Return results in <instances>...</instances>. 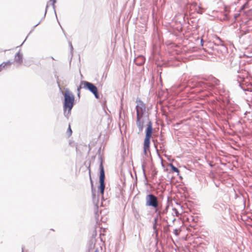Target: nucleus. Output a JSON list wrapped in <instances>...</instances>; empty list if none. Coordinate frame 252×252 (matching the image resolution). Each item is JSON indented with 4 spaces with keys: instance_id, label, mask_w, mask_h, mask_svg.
<instances>
[{
    "instance_id": "6e6552de",
    "label": "nucleus",
    "mask_w": 252,
    "mask_h": 252,
    "mask_svg": "<svg viewBox=\"0 0 252 252\" xmlns=\"http://www.w3.org/2000/svg\"><path fill=\"white\" fill-rule=\"evenodd\" d=\"M136 125L139 128V131H142L144 127V122L142 120V117L136 116Z\"/></svg>"
},
{
    "instance_id": "f257e3e1",
    "label": "nucleus",
    "mask_w": 252,
    "mask_h": 252,
    "mask_svg": "<svg viewBox=\"0 0 252 252\" xmlns=\"http://www.w3.org/2000/svg\"><path fill=\"white\" fill-rule=\"evenodd\" d=\"M63 95L64 97L63 109L64 111L67 110L69 113L74 105V96L68 90L65 91Z\"/></svg>"
},
{
    "instance_id": "9b49d317",
    "label": "nucleus",
    "mask_w": 252,
    "mask_h": 252,
    "mask_svg": "<svg viewBox=\"0 0 252 252\" xmlns=\"http://www.w3.org/2000/svg\"><path fill=\"white\" fill-rule=\"evenodd\" d=\"M170 167H171V170H172V172H174L177 173L178 175L179 174L180 171H179V170L177 167L174 166L172 164H170Z\"/></svg>"
},
{
    "instance_id": "9d476101",
    "label": "nucleus",
    "mask_w": 252,
    "mask_h": 252,
    "mask_svg": "<svg viewBox=\"0 0 252 252\" xmlns=\"http://www.w3.org/2000/svg\"><path fill=\"white\" fill-rule=\"evenodd\" d=\"M15 61L21 63L22 62V55L20 53H17L15 56Z\"/></svg>"
},
{
    "instance_id": "f3484780",
    "label": "nucleus",
    "mask_w": 252,
    "mask_h": 252,
    "mask_svg": "<svg viewBox=\"0 0 252 252\" xmlns=\"http://www.w3.org/2000/svg\"><path fill=\"white\" fill-rule=\"evenodd\" d=\"M217 38L219 40H220V38L219 37H217Z\"/></svg>"
},
{
    "instance_id": "7ed1b4c3",
    "label": "nucleus",
    "mask_w": 252,
    "mask_h": 252,
    "mask_svg": "<svg viewBox=\"0 0 252 252\" xmlns=\"http://www.w3.org/2000/svg\"><path fill=\"white\" fill-rule=\"evenodd\" d=\"M82 84L83 85V88L87 89L92 92L94 94L96 98H99L98 89L95 85L90 82L85 81H82Z\"/></svg>"
},
{
    "instance_id": "1a4fd4ad",
    "label": "nucleus",
    "mask_w": 252,
    "mask_h": 252,
    "mask_svg": "<svg viewBox=\"0 0 252 252\" xmlns=\"http://www.w3.org/2000/svg\"><path fill=\"white\" fill-rule=\"evenodd\" d=\"M11 64V63L10 61L2 63L0 64V72L9 67Z\"/></svg>"
},
{
    "instance_id": "423d86ee",
    "label": "nucleus",
    "mask_w": 252,
    "mask_h": 252,
    "mask_svg": "<svg viewBox=\"0 0 252 252\" xmlns=\"http://www.w3.org/2000/svg\"><path fill=\"white\" fill-rule=\"evenodd\" d=\"M246 78L244 76L242 77L240 75H239L238 77L240 79L239 81L241 83V85L244 88L245 87H247L246 89L248 90L249 89V87H251L252 86V79L248 77V73H246Z\"/></svg>"
},
{
    "instance_id": "4468645a",
    "label": "nucleus",
    "mask_w": 252,
    "mask_h": 252,
    "mask_svg": "<svg viewBox=\"0 0 252 252\" xmlns=\"http://www.w3.org/2000/svg\"><path fill=\"white\" fill-rule=\"evenodd\" d=\"M180 231L181 230L180 229H175L174 230V233L176 236H178L179 235Z\"/></svg>"
},
{
    "instance_id": "f03ea898",
    "label": "nucleus",
    "mask_w": 252,
    "mask_h": 252,
    "mask_svg": "<svg viewBox=\"0 0 252 252\" xmlns=\"http://www.w3.org/2000/svg\"><path fill=\"white\" fill-rule=\"evenodd\" d=\"M153 133L152 123L150 122L146 129V135L144 141L143 148L145 155H147V151H149L150 139Z\"/></svg>"
},
{
    "instance_id": "ddd939ff",
    "label": "nucleus",
    "mask_w": 252,
    "mask_h": 252,
    "mask_svg": "<svg viewBox=\"0 0 252 252\" xmlns=\"http://www.w3.org/2000/svg\"><path fill=\"white\" fill-rule=\"evenodd\" d=\"M83 88V85H82V81L81 82V83H80V85L77 88V91H78V95H80V90L81 88Z\"/></svg>"
},
{
    "instance_id": "dca6fc26",
    "label": "nucleus",
    "mask_w": 252,
    "mask_h": 252,
    "mask_svg": "<svg viewBox=\"0 0 252 252\" xmlns=\"http://www.w3.org/2000/svg\"><path fill=\"white\" fill-rule=\"evenodd\" d=\"M94 252H98V250H96L94 251Z\"/></svg>"
},
{
    "instance_id": "a211bd4d",
    "label": "nucleus",
    "mask_w": 252,
    "mask_h": 252,
    "mask_svg": "<svg viewBox=\"0 0 252 252\" xmlns=\"http://www.w3.org/2000/svg\"><path fill=\"white\" fill-rule=\"evenodd\" d=\"M157 222V219H155V223Z\"/></svg>"
},
{
    "instance_id": "39448f33",
    "label": "nucleus",
    "mask_w": 252,
    "mask_h": 252,
    "mask_svg": "<svg viewBox=\"0 0 252 252\" xmlns=\"http://www.w3.org/2000/svg\"><path fill=\"white\" fill-rule=\"evenodd\" d=\"M100 168V177H99V182L100 186L99 189L100 190L101 195H103L104 191L105 189L104 179H105V173L102 162L100 163L99 165Z\"/></svg>"
},
{
    "instance_id": "2eb2a0df",
    "label": "nucleus",
    "mask_w": 252,
    "mask_h": 252,
    "mask_svg": "<svg viewBox=\"0 0 252 252\" xmlns=\"http://www.w3.org/2000/svg\"><path fill=\"white\" fill-rule=\"evenodd\" d=\"M89 173H90V179H91V183H92V185L93 186V181L92 180L91 176V169H89Z\"/></svg>"
},
{
    "instance_id": "20e7f679",
    "label": "nucleus",
    "mask_w": 252,
    "mask_h": 252,
    "mask_svg": "<svg viewBox=\"0 0 252 252\" xmlns=\"http://www.w3.org/2000/svg\"><path fill=\"white\" fill-rule=\"evenodd\" d=\"M146 205L157 208L158 206V198L152 194L147 195L146 197Z\"/></svg>"
},
{
    "instance_id": "0eeeda50",
    "label": "nucleus",
    "mask_w": 252,
    "mask_h": 252,
    "mask_svg": "<svg viewBox=\"0 0 252 252\" xmlns=\"http://www.w3.org/2000/svg\"><path fill=\"white\" fill-rule=\"evenodd\" d=\"M136 102V116L143 117L144 112L146 109V106L144 103L140 100H137Z\"/></svg>"
},
{
    "instance_id": "f8f14e48",
    "label": "nucleus",
    "mask_w": 252,
    "mask_h": 252,
    "mask_svg": "<svg viewBox=\"0 0 252 252\" xmlns=\"http://www.w3.org/2000/svg\"><path fill=\"white\" fill-rule=\"evenodd\" d=\"M72 130H71V128L70 127V125H69L68 129L66 131V134H67V136L68 137L70 136L72 134Z\"/></svg>"
}]
</instances>
